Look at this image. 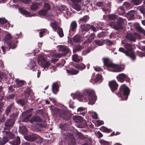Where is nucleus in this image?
I'll list each match as a JSON object with an SVG mask.
<instances>
[{
    "mask_svg": "<svg viewBox=\"0 0 145 145\" xmlns=\"http://www.w3.org/2000/svg\"><path fill=\"white\" fill-rule=\"evenodd\" d=\"M90 25L85 24L81 25V30L82 32L88 31L90 29Z\"/></svg>",
    "mask_w": 145,
    "mask_h": 145,
    "instance_id": "nucleus-22",
    "label": "nucleus"
},
{
    "mask_svg": "<svg viewBox=\"0 0 145 145\" xmlns=\"http://www.w3.org/2000/svg\"><path fill=\"white\" fill-rule=\"evenodd\" d=\"M91 50V48L89 47L88 48L86 49L83 50L82 53V54L83 56H84L86 54L89 52Z\"/></svg>",
    "mask_w": 145,
    "mask_h": 145,
    "instance_id": "nucleus-46",
    "label": "nucleus"
},
{
    "mask_svg": "<svg viewBox=\"0 0 145 145\" xmlns=\"http://www.w3.org/2000/svg\"><path fill=\"white\" fill-rule=\"evenodd\" d=\"M78 3H73L72 5V7L77 10H80L81 8L80 5L78 4Z\"/></svg>",
    "mask_w": 145,
    "mask_h": 145,
    "instance_id": "nucleus-37",
    "label": "nucleus"
},
{
    "mask_svg": "<svg viewBox=\"0 0 145 145\" xmlns=\"http://www.w3.org/2000/svg\"><path fill=\"white\" fill-rule=\"evenodd\" d=\"M59 86L56 83H54L52 86V90L54 93L56 94L58 91Z\"/></svg>",
    "mask_w": 145,
    "mask_h": 145,
    "instance_id": "nucleus-25",
    "label": "nucleus"
},
{
    "mask_svg": "<svg viewBox=\"0 0 145 145\" xmlns=\"http://www.w3.org/2000/svg\"><path fill=\"white\" fill-rule=\"evenodd\" d=\"M130 90L129 88L124 85H123L120 88V90L116 94L119 97H120L121 94H123V95L125 96L126 97V100L127 99V97L129 93Z\"/></svg>",
    "mask_w": 145,
    "mask_h": 145,
    "instance_id": "nucleus-5",
    "label": "nucleus"
},
{
    "mask_svg": "<svg viewBox=\"0 0 145 145\" xmlns=\"http://www.w3.org/2000/svg\"><path fill=\"white\" fill-rule=\"evenodd\" d=\"M81 39L82 38L80 35H76L74 36L73 40L75 43H79L80 42Z\"/></svg>",
    "mask_w": 145,
    "mask_h": 145,
    "instance_id": "nucleus-27",
    "label": "nucleus"
},
{
    "mask_svg": "<svg viewBox=\"0 0 145 145\" xmlns=\"http://www.w3.org/2000/svg\"><path fill=\"white\" fill-rule=\"evenodd\" d=\"M56 31L60 37H62L64 36V34L63 29L61 27H58Z\"/></svg>",
    "mask_w": 145,
    "mask_h": 145,
    "instance_id": "nucleus-29",
    "label": "nucleus"
},
{
    "mask_svg": "<svg viewBox=\"0 0 145 145\" xmlns=\"http://www.w3.org/2000/svg\"><path fill=\"white\" fill-rule=\"evenodd\" d=\"M126 39L130 41L135 42L137 39H141L140 35L137 33H129L127 34L126 36Z\"/></svg>",
    "mask_w": 145,
    "mask_h": 145,
    "instance_id": "nucleus-7",
    "label": "nucleus"
},
{
    "mask_svg": "<svg viewBox=\"0 0 145 145\" xmlns=\"http://www.w3.org/2000/svg\"><path fill=\"white\" fill-rule=\"evenodd\" d=\"M8 22L7 20L4 18H0V24L3 25Z\"/></svg>",
    "mask_w": 145,
    "mask_h": 145,
    "instance_id": "nucleus-50",
    "label": "nucleus"
},
{
    "mask_svg": "<svg viewBox=\"0 0 145 145\" xmlns=\"http://www.w3.org/2000/svg\"><path fill=\"white\" fill-rule=\"evenodd\" d=\"M107 18L110 20H114L117 19V16L114 14H110L107 16Z\"/></svg>",
    "mask_w": 145,
    "mask_h": 145,
    "instance_id": "nucleus-42",
    "label": "nucleus"
},
{
    "mask_svg": "<svg viewBox=\"0 0 145 145\" xmlns=\"http://www.w3.org/2000/svg\"><path fill=\"white\" fill-rule=\"evenodd\" d=\"M72 60L73 61L76 62H78L80 61V59L78 58L77 55L74 54L72 56Z\"/></svg>",
    "mask_w": 145,
    "mask_h": 145,
    "instance_id": "nucleus-44",
    "label": "nucleus"
},
{
    "mask_svg": "<svg viewBox=\"0 0 145 145\" xmlns=\"http://www.w3.org/2000/svg\"><path fill=\"white\" fill-rule=\"evenodd\" d=\"M119 51H120V52H122L125 53V55H126V56H128V55H129L128 53L127 52L126 50H125V49H124V48H123L122 47L120 48H119Z\"/></svg>",
    "mask_w": 145,
    "mask_h": 145,
    "instance_id": "nucleus-52",
    "label": "nucleus"
},
{
    "mask_svg": "<svg viewBox=\"0 0 145 145\" xmlns=\"http://www.w3.org/2000/svg\"><path fill=\"white\" fill-rule=\"evenodd\" d=\"M25 139L29 141H34L36 140L37 135L35 134L29 135L25 137Z\"/></svg>",
    "mask_w": 145,
    "mask_h": 145,
    "instance_id": "nucleus-14",
    "label": "nucleus"
},
{
    "mask_svg": "<svg viewBox=\"0 0 145 145\" xmlns=\"http://www.w3.org/2000/svg\"><path fill=\"white\" fill-rule=\"evenodd\" d=\"M83 47L80 45H78L73 49V52L76 53L77 52L80 51L83 48Z\"/></svg>",
    "mask_w": 145,
    "mask_h": 145,
    "instance_id": "nucleus-34",
    "label": "nucleus"
},
{
    "mask_svg": "<svg viewBox=\"0 0 145 145\" xmlns=\"http://www.w3.org/2000/svg\"><path fill=\"white\" fill-rule=\"evenodd\" d=\"M6 128H4V130L2 131L3 135L8 139H13L15 137V135L10 131V129H6Z\"/></svg>",
    "mask_w": 145,
    "mask_h": 145,
    "instance_id": "nucleus-8",
    "label": "nucleus"
},
{
    "mask_svg": "<svg viewBox=\"0 0 145 145\" xmlns=\"http://www.w3.org/2000/svg\"><path fill=\"white\" fill-rule=\"evenodd\" d=\"M9 140V139H8L7 138L4 136L0 140V145H4Z\"/></svg>",
    "mask_w": 145,
    "mask_h": 145,
    "instance_id": "nucleus-38",
    "label": "nucleus"
},
{
    "mask_svg": "<svg viewBox=\"0 0 145 145\" xmlns=\"http://www.w3.org/2000/svg\"><path fill=\"white\" fill-rule=\"evenodd\" d=\"M15 121H13L10 118L8 119L5 122L4 125L5 127L4 128L5 129H10V128H12V126L15 123Z\"/></svg>",
    "mask_w": 145,
    "mask_h": 145,
    "instance_id": "nucleus-11",
    "label": "nucleus"
},
{
    "mask_svg": "<svg viewBox=\"0 0 145 145\" xmlns=\"http://www.w3.org/2000/svg\"><path fill=\"white\" fill-rule=\"evenodd\" d=\"M92 42V40H91L89 38H88L84 42V44H90Z\"/></svg>",
    "mask_w": 145,
    "mask_h": 145,
    "instance_id": "nucleus-63",
    "label": "nucleus"
},
{
    "mask_svg": "<svg viewBox=\"0 0 145 145\" xmlns=\"http://www.w3.org/2000/svg\"><path fill=\"white\" fill-rule=\"evenodd\" d=\"M100 130L102 132L109 133L112 132V130L104 126H102L100 128Z\"/></svg>",
    "mask_w": 145,
    "mask_h": 145,
    "instance_id": "nucleus-41",
    "label": "nucleus"
},
{
    "mask_svg": "<svg viewBox=\"0 0 145 145\" xmlns=\"http://www.w3.org/2000/svg\"><path fill=\"white\" fill-rule=\"evenodd\" d=\"M20 132L23 134H25L27 133V130L26 127L24 126H22L20 129Z\"/></svg>",
    "mask_w": 145,
    "mask_h": 145,
    "instance_id": "nucleus-45",
    "label": "nucleus"
},
{
    "mask_svg": "<svg viewBox=\"0 0 145 145\" xmlns=\"http://www.w3.org/2000/svg\"><path fill=\"white\" fill-rule=\"evenodd\" d=\"M42 119L38 116H33L30 120V121L33 123V122H41Z\"/></svg>",
    "mask_w": 145,
    "mask_h": 145,
    "instance_id": "nucleus-24",
    "label": "nucleus"
},
{
    "mask_svg": "<svg viewBox=\"0 0 145 145\" xmlns=\"http://www.w3.org/2000/svg\"><path fill=\"white\" fill-rule=\"evenodd\" d=\"M59 115L60 118H62L63 119L66 120H69L71 118L70 113L68 112L63 110H60Z\"/></svg>",
    "mask_w": 145,
    "mask_h": 145,
    "instance_id": "nucleus-9",
    "label": "nucleus"
},
{
    "mask_svg": "<svg viewBox=\"0 0 145 145\" xmlns=\"http://www.w3.org/2000/svg\"><path fill=\"white\" fill-rule=\"evenodd\" d=\"M58 23L55 21L54 22L51 23L50 24V26H51L54 31H56L58 27H59L58 25Z\"/></svg>",
    "mask_w": 145,
    "mask_h": 145,
    "instance_id": "nucleus-26",
    "label": "nucleus"
},
{
    "mask_svg": "<svg viewBox=\"0 0 145 145\" xmlns=\"http://www.w3.org/2000/svg\"><path fill=\"white\" fill-rule=\"evenodd\" d=\"M47 12V10H46L44 9H42L39 11V14L40 15L45 16Z\"/></svg>",
    "mask_w": 145,
    "mask_h": 145,
    "instance_id": "nucleus-47",
    "label": "nucleus"
},
{
    "mask_svg": "<svg viewBox=\"0 0 145 145\" xmlns=\"http://www.w3.org/2000/svg\"><path fill=\"white\" fill-rule=\"evenodd\" d=\"M105 36V33L103 32H102L99 33L97 35V36L99 38H100L101 37H104Z\"/></svg>",
    "mask_w": 145,
    "mask_h": 145,
    "instance_id": "nucleus-64",
    "label": "nucleus"
},
{
    "mask_svg": "<svg viewBox=\"0 0 145 145\" xmlns=\"http://www.w3.org/2000/svg\"><path fill=\"white\" fill-rule=\"evenodd\" d=\"M16 103L22 106H23L27 104L28 102L27 99H20L17 100Z\"/></svg>",
    "mask_w": 145,
    "mask_h": 145,
    "instance_id": "nucleus-17",
    "label": "nucleus"
},
{
    "mask_svg": "<svg viewBox=\"0 0 145 145\" xmlns=\"http://www.w3.org/2000/svg\"><path fill=\"white\" fill-rule=\"evenodd\" d=\"M58 51L63 52L62 53L65 56L69 52L70 50L67 47L64 45H59L57 46Z\"/></svg>",
    "mask_w": 145,
    "mask_h": 145,
    "instance_id": "nucleus-10",
    "label": "nucleus"
},
{
    "mask_svg": "<svg viewBox=\"0 0 145 145\" xmlns=\"http://www.w3.org/2000/svg\"><path fill=\"white\" fill-rule=\"evenodd\" d=\"M15 81L16 83V86L17 87H19L23 86L24 85L25 82L23 80H19L18 79H16L15 80Z\"/></svg>",
    "mask_w": 145,
    "mask_h": 145,
    "instance_id": "nucleus-31",
    "label": "nucleus"
},
{
    "mask_svg": "<svg viewBox=\"0 0 145 145\" xmlns=\"http://www.w3.org/2000/svg\"><path fill=\"white\" fill-rule=\"evenodd\" d=\"M77 24L75 21L72 22L71 24L70 27V31L73 32H75L77 27Z\"/></svg>",
    "mask_w": 145,
    "mask_h": 145,
    "instance_id": "nucleus-21",
    "label": "nucleus"
},
{
    "mask_svg": "<svg viewBox=\"0 0 145 145\" xmlns=\"http://www.w3.org/2000/svg\"><path fill=\"white\" fill-rule=\"evenodd\" d=\"M19 10L21 13L24 14L28 16L30 15V13L23 8H19Z\"/></svg>",
    "mask_w": 145,
    "mask_h": 145,
    "instance_id": "nucleus-40",
    "label": "nucleus"
},
{
    "mask_svg": "<svg viewBox=\"0 0 145 145\" xmlns=\"http://www.w3.org/2000/svg\"><path fill=\"white\" fill-rule=\"evenodd\" d=\"M109 86L112 92L117 89L118 84L115 81H112L109 82Z\"/></svg>",
    "mask_w": 145,
    "mask_h": 145,
    "instance_id": "nucleus-13",
    "label": "nucleus"
},
{
    "mask_svg": "<svg viewBox=\"0 0 145 145\" xmlns=\"http://www.w3.org/2000/svg\"><path fill=\"white\" fill-rule=\"evenodd\" d=\"M104 41L105 40H95L93 41V43L99 46H101L104 44Z\"/></svg>",
    "mask_w": 145,
    "mask_h": 145,
    "instance_id": "nucleus-30",
    "label": "nucleus"
},
{
    "mask_svg": "<svg viewBox=\"0 0 145 145\" xmlns=\"http://www.w3.org/2000/svg\"><path fill=\"white\" fill-rule=\"evenodd\" d=\"M85 108H84L82 107H80L78 108L77 109V112L78 113H79L85 110Z\"/></svg>",
    "mask_w": 145,
    "mask_h": 145,
    "instance_id": "nucleus-60",
    "label": "nucleus"
},
{
    "mask_svg": "<svg viewBox=\"0 0 145 145\" xmlns=\"http://www.w3.org/2000/svg\"><path fill=\"white\" fill-rule=\"evenodd\" d=\"M18 112H13L12 114H11L10 116V118L14 121H15L16 120L17 117L18 116Z\"/></svg>",
    "mask_w": 145,
    "mask_h": 145,
    "instance_id": "nucleus-23",
    "label": "nucleus"
},
{
    "mask_svg": "<svg viewBox=\"0 0 145 145\" xmlns=\"http://www.w3.org/2000/svg\"><path fill=\"white\" fill-rule=\"evenodd\" d=\"M50 65V61L46 60L40 65L45 69L46 68H48Z\"/></svg>",
    "mask_w": 145,
    "mask_h": 145,
    "instance_id": "nucleus-28",
    "label": "nucleus"
},
{
    "mask_svg": "<svg viewBox=\"0 0 145 145\" xmlns=\"http://www.w3.org/2000/svg\"><path fill=\"white\" fill-rule=\"evenodd\" d=\"M99 142L102 145H108L109 144V143L108 142L102 139L99 140Z\"/></svg>",
    "mask_w": 145,
    "mask_h": 145,
    "instance_id": "nucleus-51",
    "label": "nucleus"
},
{
    "mask_svg": "<svg viewBox=\"0 0 145 145\" xmlns=\"http://www.w3.org/2000/svg\"><path fill=\"white\" fill-rule=\"evenodd\" d=\"M44 8L43 9L48 11L50 8V5L48 3H45L44 5Z\"/></svg>",
    "mask_w": 145,
    "mask_h": 145,
    "instance_id": "nucleus-53",
    "label": "nucleus"
},
{
    "mask_svg": "<svg viewBox=\"0 0 145 145\" xmlns=\"http://www.w3.org/2000/svg\"><path fill=\"white\" fill-rule=\"evenodd\" d=\"M96 134L97 136L99 138L103 137V135L99 131H97Z\"/></svg>",
    "mask_w": 145,
    "mask_h": 145,
    "instance_id": "nucleus-57",
    "label": "nucleus"
},
{
    "mask_svg": "<svg viewBox=\"0 0 145 145\" xmlns=\"http://www.w3.org/2000/svg\"><path fill=\"white\" fill-rule=\"evenodd\" d=\"M28 66L30 67L31 70L34 68L36 66L35 62L33 60L31 61L28 65Z\"/></svg>",
    "mask_w": 145,
    "mask_h": 145,
    "instance_id": "nucleus-43",
    "label": "nucleus"
},
{
    "mask_svg": "<svg viewBox=\"0 0 145 145\" xmlns=\"http://www.w3.org/2000/svg\"><path fill=\"white\" fill-rule=\"evenodd\" d=\"M37 142L39 143H41L43 141V139L39 136L37 135Z\"/></svg>",
    "mask_w": 145,
    "mask_h": 145,
    "instance_id": "nucleus-56",
    "label": "nucleus"
},
{
    "mask_svg": "<svg viewBox=\"0 0 145 145\" xmlns=\"http://www.w3.org/2000/svg\"><path fill=\"white\" fill-rule=\"evenodd\" d=\"M116 78L118 81L121 82H123L124 80L127 81L129 79L128 76L124 73L119 74Z\"/></svg>",
    "mask_w": 145,
    "mask_h": 145,
    "instance_id": "nucleus-12",
    "label": "nucleus"
},
{
    "mask_svg": "<svg viewBox=\"0 0 145 145\" xmlns=\"http://www.w3.org/2000/svg\"><path fill=\"white\" fill-rule=\"evenodd\" d=\"M142 0H132V3L135 5H138L140 4Z\"/></svg>",
    "mask_w": 145,
    "mask_h": 145,
    "instance_id": "nucleus-49",
    "label": "nucleus"
},
{
    "mask_svg": "<svg viewBox=\"0 0 145 145\" xmlns=\"http://www.w3.org/2000/svg\"><path fill=\"white\" fill-rule=\"evenodd\" d=\"M67 73L70 75H76L79 72L78 71L76 70L73 68H71L69 70H66Z\"/></svg>",
    "mask_w": 145,
    "mask_h": 145,
    "instance_id": "nucleus-20",
    "label": "nucleus"
},
{
    "mask_svg": "<svg viewBox=\"0 0 145 145\" xmlns=\"http://www.w3.org/2000/svg\"><path fill=\"white\" fill-rule=\"evenodd\" d=\"M103 23L102 22H99L97 23L96 25V27L99 29H101L102 28V26Z\"/></svg>",
    "mask_w": 145,
    "mask_h": 145,
    "instance_id": "nucleus-54",
    "label": "nucleus"
},
{
    "mask_svg": "<svg viewBox=\"0 0 145 145\" xmlns=\"http://www.w3.org/2000/svg\"><path fill=\"white\" fill-rule=\"evenodd\" d=\"M105 43L108 46H111L114 44L113 41L109 39H106L105 40Z\"/></svg>",
    "mask_w": 145,
    "mask_h": 145,
    "instance_id": "nucleus-48",
    "label": "nucleus"
},
{
    "mask_svg": "<svg viewBox=\"0 0 145 145\" xmlns=\"http://www.w3.org/2000/svg\"><path fill=\"white\" fill-rule=\"evenodd\" d=\"M14 107V103H12L10 104L6 108L5 111V113L7 116H8Z\"/></svg>",
    "mask_w": 145,
    "mask_h": 145,
    "instance_id": "nucleus-16",
    "label": "nucleus"
},
{
    "mask_svg": "<svg viewBox=\"0 0 145 145\" xmlns=\"http://www.w3.org/2000/svg\"><path fill=\"white\" fill-rule=\"evenodd\" d=\"M40 6V3L35 2H32L30 6V8L31 10L33 11H36L38 9L39 7Z\"/></svg>",
    "mask_w": 145,
    "mask_h": 145,
    "instance_id": "nucleus-15",
    "label": "nucleus"
},
{
    "mask_svg": "<svg viewBox=\"0 0 145 145\" xmlns=\"http://www.w3.org/2000/svg\"><path fill=\"white\" fill-rule=\"evenodd\" d=\"M12 145H19L20 143V140L19 137L17 136L13 141L9 142Z\"/></svg>",
    "mask_w": 145,
    "mask_h": 145,
    "instance_id": "nucleus-18",
    "label": "nucleus"
},
{
    "mask_svg": "<svg viewBox=\"0 0 145 145\" xmlns=\"http://www.w3.org/2000/svg\"><path fill=\"white\" fill-rule=\"evenodd\" d=\"M133 45L129 43L125 44L124 47L126 49V51L129 55L128 56L130 57L133 60L135 59L136 56L135 53L133 50Z\"/></svg>",
    "mask_w": 145,
    "mask_h": 145,
    "instance_id": "nucleus-2",
    "label": "nucleus"
},
{
    "mask_svg": "<svg viewBox=\"0 0 145 145\" xmlns=\"http://www.w3.org/2000/svg\"><path fill=\"white\" fill-rule=\"evenodd\" d=\"M79 69H83L86 68V66L83 63H80L79 64Z\"/></svg>",
    "mask_w": 145,
    "mask_h": 145,
    "instance_id": "nucleus-59",
    "label": "nucleus"
},
{
    "mask_svg": "<svg viewBox=\"0 0 145 145\" xmlns=\"http://www.w3.org/2000/svg\"><path fill=\"white\" fill-rule=\"evenodd\" d=\"M102 76L101 75L99 74L97 75L96 77L94 80L95 82V83L99 82L100 83L101 82L102 80Z\"/></svg>",
    "mask_w": 145,
    "mask_h": 145,
    "instance_id": "nucleus-39",
    "label": "nucleus"
},
{
    "mask_svg": "<svg viewBox=\"0 0 145 145\" xmlns=\"http://www.w3.org/2000/svg\"><path fill=\"white\" fill-rule=\"evenodd\" d=\"M88 102L91 104H94L96 100V96L93 91H88L87 92V95L84 97Z\"/></svg>",
    "mask_w": 145,
    "mask_h": 145,
    "instance_id": "nucleus-1",
    "label": "nucleus"
},
{
    "mask_svg": "<svg viewBox=\"0 0 145 145\" xmlns=\"http://www.w3.org/2000/svg\"><path fill=\"white\" fill-rule=\"evenodd\" d=\"M12 37L10 34H8L5 36V42L12 49L15 48L17 45L12 42Z\"/></svg>",
    "mask_w": 145,
    "mask_h": 145,
    "instance_id": "nucleus-6",
    "label": "nucleus"
},
{
    "mask_svg": "<svg viewBox=\"0 0 145 145\" xmlns=\"http://www.w3.org/2000/svg\"><path fill=\"white\" fill-rule=\"evenodd\" d=\"M73 119L76 123H81L83 121V118L80 116H74Z\"/></svg>",
    "mask_w": 145,
    "mask_h": 145,
    "instance_id": "nucleus-19",
    "label": "nucleus"
},
{
    "mask_svg": "<svg viewBox=\"0 0 145 145\" xmlns=\"http://www.w3.org/2000/svg\"><path fill=\"white\" fill-rule=\"evenodd\" d=\"M105 64L107 67L113 68V71L114 72H119L121 71V68L118 65L110 62L108 59H105L104 60Z\"/></svg>",
    "mask_w": 145,
    "mask_h": 145,
    "instance_id": "nucleus-3",
    "label": "nucleus"
},
{
    "mask_svg": "<svg viewBox=\"0 0 145 145\" xmlns=\"http://www.w3.org/2000/svg\"><path fill=\"white\" fill-rule=\"evenodd\" d=\"M135 28L139 32L142 33L143 35L145 36V30H144L138 24L136 25Z\"/></svg>",
    "mask_w": 145,
    "mask_h": 145,
    "instance_id": "nucleus-36",
    "label": "nucleus"
},
{
    "mask_svg": "<svg viewBox=\"0 0 145 145\" xmlns=\"http://www.w3.org/2000/svg\"><path fill=\"white\" fill-rule=\"evenodd\" d=\"M91 29L94 32L97 31V29L96 27L92 25H90V29Z\"/></svg>",
    "mask_w": 145,
    "mask_h": 145,
    "instance_id": "nucleus-62",
    "label": "nucleus"
},
{
    "mask_svg": "<svg viewBox=\"0 0 145 145\" xmlns=\"http://www.w3.org/2000/svg\"><path fill=\"white\" fill-rule=\"evenodd\" d=\"M89 19V17L88 15H86L83 16L79 20V22L81 23L86 22Z\"/></svg>",
    "mask_w": 145,
    "mask_h": 145,
    "instance_id": "nucleus-33",
    "label": "nucleus"
},
{
    "mask_svg": "<svg viewBox=\"0 0 145 145\" xmlns=\"http://www.w3.org/2000/svg\"><path fill=\"white\" fill-rule=\"evenodd\" d=\"M16 86L12 85L10 86L8 88L9 91L12 92L14 90V89L16 88Z\"/></svg>",
    "mask_w": 145,
    "mask_h": 145,
    "instance_id": "nucleus-55",
    "label": "nucleus"
},
{
    "mask_svg": "<svg viewBox=\"0 0 145 145\" xmlns=\"http://www.w3.org/2000/svg\"><path fill=\"white\" fill-rule=\"evenodd\" d=\"M95 37V34L94 33H93L91 34L89 38L92 41L94 39Z\"/></svg>",
    "mask_w": 145,
    "mask_h": 145,
    "instance_id": "nucleus-61",
    "label": "nucleus"
},
{
    "mask_svg": "<svg viewBox=\"0 0 145 145\" xmlns=\"http://www.w3.org/2000/svg\"><path fill=\"white\" fill-rule=\"evenodd\" d=\"M54 56L56 57L60 58L63 56H65L64 54L62 53H57L56 54L54 55Z\"/></svg>",
    "mask_w": 145,
    "mask_h": 145,
    "instance_id": "nucleus-58",
    "label": "nucleus"
},
{
    "mask_svg": "<svg viewBox=\"0 0 145 145\" xmlns=\"http://www.w3.org/2000/svg\"><path fill=\"white\" fill-rule=\"evenodd\" d=\"M31 91L29 88H27L26 90L24 91V95L25 98H28L30 95Z\"/></svg>",
    "mask_w": 145,
    "mask_h": 145,
    "instance_id": "nucleus-32",
    "label": "nucleus"
},
{
    "mask_svg": "<svg viewBox=\"0 0 145 145\" xmlns=\"http://www.w3.org/2000/svg\"><path fill=\"white\" fill-rule=\"evenodd\" d=\"M125 19L121 17L117 19L116 22L114 23L113 27V28L117 30H121L123 28V24Z\"/></svg>",
    "mask_w": 145,
    "mask_h": 145,
    "instance_id": "nucleus-4",
    "label": "nucleus"
},
{
    "mask_svg": "<svg viewBox=\"0 0 145 145\" xmlns=\"http://www.w3.org/2000/svg\"><path fill=\"white\" fill-rule=\"evenodd\" d=\"M46 60L42 56L40 55L38 56L37 62L38 64L40 65Z\"/></svg>",
    "mask_w": 145,
    "mask_h": 145,
    "instance_id": "nucleus-35",
    "label": "nucleus"
}]
</instances>
